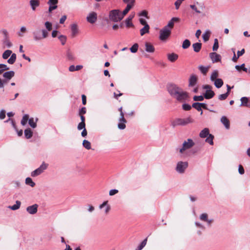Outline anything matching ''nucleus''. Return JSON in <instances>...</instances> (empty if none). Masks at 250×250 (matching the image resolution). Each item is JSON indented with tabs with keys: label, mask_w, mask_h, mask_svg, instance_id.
I'll return each instance as SVG.
<instances>
[{
	"label": "nucleus",
	"mask_w": 250,
	"mask_h": 250,
	"mask_svg": "<svg viewBox=\"0 0 250 250\" xmlns=\"http://www.w3.org/2000/svg\"><path fill=\"white\" fill-rule=\"evenodd\" d=\"M167 90L170 96L178 102H185L189 98L188 93L177 85L170 83L167 86Z\"/></svg>",
	"instance_id": "obj_1"
},
{
	"label": "nucleus",
	"mask_w": 250,
	"mask_h": 250,
	"mask_svg": "<svg viewBox=\"0 0 250 250\" xmlns=\"http://www.w3.org/2000/svg\"><path fill=\"white\" fill-rule=\"evenodd\" d=\"M33 39L35 42H38L43 39L46 38L48 36V32L44 29L41 30H36L32 32Z\"/></svg>",
	"instance_id": "obj_2"
},
{
	"label": "nucleus",
	"mask_w": 250,
	"mask_h": 250,
	"mask_svg": "<svg viewBox=\"0 0 250 250\" xmlns=\"http://www.w3.org/2000/svg\"><path fill=\"white\" fill-rule=\"evenodd\" d=\"M109 18L111 21L115 22L120 21L123 20V16L120 10L114 9L109 12Z\"/></svg>",
	"instance_id": "obj_3"
},
{
	"label": "nucleus",
	"mask_w": 250,
	"mask_h": 250,
	"mask_svg": "<svg viewBox=\"0 0 250 250\" xmlns=\"http://www.w3.org/2000/svg\"><path fill=\"white\" fill-rule=\"evenodd\" d=\"M194 145L195 143L191 139H188L183 142L182 147L177 148L176 150L181 154H183L186 150L191 148Z\"/></svg>",
	"instance_id": "obj_4"
},
{
	"label": "nucleus",
	"mask_w": 250,
	"mask_h": 250,
	"mask_svg": "<svg viewBox=\"0 0 250 250\" xmlns=\"http://www.w3.org/2000/svg\"><path fill=\"white\" fill-rule=\"evenodd\" d=\"M193 122V120L190 117L186 119L177 118L171 123V126L175 127L178 125H185L189 123Z\"/></svg>",
	"instance_id": "obj_5"
},
{
	"label": "nucleus",
	"mask_w": 250,
	"mask_h": 250,
	"mask_svg": "<svg viewBox=\"0 0 250 250\" xmlns=\"http://www.w3.org/2000/svg\"><path fill=\"white\" fill-rule=\"evenodd\" d=\"M188 164L187 162L179 161L177 163L175 170L178 173L183 174L188 168Z\"/></svg>",
	"instance_id": "obj_6"
},
{
	"label": "nucleus",
	"mask_w": 250,
	"mask_h": 250,
	"mask_svg": "<svg viewBox=\"0 0 250 250\" xmlns=\"http://www.w3.org/2000/svg\"><path fill=\"white\" fill-rule=\"evenodd\" d=\"M48 165L43 162L39 167L33 171L31 173L32 177L37 176L42 174L45 169H47Z\"/></svg>",
	"instance_id": "obj_7"
},
{
	"label": "nucleus",
	"mask_w": 250,
	"mask_h": 250,
	"mask_svg": "<svg viewBox=\"0 0 250 250\" xmlns=\"http://www.w3.org/2000/svg\"><path fill=\"white\" fill-rule=\"evenodd\" d=\"M170 34V29L164 27L160 31L159 39L163 41H166L169 37Z\"/></svg>",
	"instance_id": "obj_8"
},
{
	"label": "nucleus",
	"mask_w": 250,
	"mask_h": 250,
	"mask_svg": "<svg viewBox=\"0 0 250 250\" xmlns=\"http://www.w3.org/2000/svg\"><path fill=\"white\" fill-rule=\"evenodd\" d=\"M119 123L118 124V128L121 130L125 129L126 127L125 123H126L127 121L124 117V113H122L121 115H120V117L119 119Z\"/></svg>",
	"instance_id": "obj_9"
},
{
	"label": "nucleus",
	"mask_w": 250,
	"mask_h": 250,
	"mask_svg": "<svg viewBox=\"0 0 250 250\" xmlns=\"http://www.w3.org/2000/svg\"><path fill=\"white\" fill-rule=\"evenodd\" d=\"M97 20V14L95 12L90 13L86 17L87 21L91 23H94Z\"/></svg>",
	"instance_id": "obj_10"
},
{
	"label": "nucleus",
	"mask_w": 250,
	"mask_h": 250,
	"mask_svg": "<svg viewBox=\"0 0 250 250\" xmlns=\"http://www.w3.org/2000/svg\"><path fill=\"white\" fill-rule=\"evenodd\" d=\"M209 57L213 63L220 62L221 60V55L217 54L215 52H212L209 53Z\"/></svg>",
	"instance_id": "obj_11"
},
{
	"label": "nucleus",
	"mask_w": 250,
	"mask_h": 250,
	"mask_svg": "<svg viewBox=\"0 0 250 250\" xmlns=\"http://www.w3.org/2000/svg\"><path fill=\"white\" fill-rule=\"evenodd\" d=\"M38 205L34 204L32 206H28L26 208V211L30 214H35L37 212Z\"/></svg>",
	"instance_id": "obj_12"
},
{
	"label": "nucleus",
	"mask_w": 250,
	"mask_h": 250,
	"mask_svg": "<svg viewBox=\"0 0 250 250\" xmlns=\"http://www.w3.org/2000/svg\"><path fill=\"white\" fill-rule=\"evenodd\" d=\"M180 21V19L177 17H173L168 21L167 24L164 27L167 29H170V30L173 28L175 22H178Z\"/></svg>",
	"instance_id": "obj_13"
},
{
	"label": "nucleus",
	"mask_w": 250,
	"mask_h": 250,
	"mask_svg": "<svg viewBox=\"0 0 250 250\" xmlns=\"http://www.w3.org/2000/svg\"><path fill=\"white\" fill-rule=\"evenodd\" d=\"M197 82V78L195 75H191L189 79V87H193L195 86Z\"/></svg>",
	"instance_id": "obj_14"
},
{
	"label": "nucleus",
	"mask_w": 250,
	"mask_h": 250,
	"mask_svg": "<svg viewBox=\"0 0 250 250\" xmlns=\"http://www.w3.org/2000/svg\"><path fill=\"white\" fill-rule=\"evenodd\" d=\"M221 122L224 125L226 128L229 129L230 127V122L229 120L225 116L221 117Z\"/></svg>",
	"instance_id": "obj_15"
},
{
	"label": "nucleus",
	"mask_w": 250,
	"mask_h": 250,
	"mask_svg": "<svg viewBox=\"0 0 250 250\" xmlns=\"http://www.w3.org/2000/svg\"><path fill=\"white\" fill-rule=\"evenodd\" d=\"M15 75L14 71L11 70L5 72L3 73V77L7 80H10Z\"/></svg>",
	"instance_id": "obj_16"
},
{
	"label": "nucleus",
	"mask_w": 250,
	"mask_h": 250,
	"mask_svg": "<svg viewBox=\"0 0 250 250\" xmlns=\"http://www.w3.org/2000/svg\"><path fill=\"white\" fill-rule=\"evenodd\" d=\"M240 100L241 101L240 106L250 107V102L248 97H243L241 98Z\"/></svg>",
	"instance_id": "obj_17"
},
{
	"label": "nucleus",
	"mask_w": 250,
	"mask_h": 250,
	"mask_svg": "<svg viewBox=\"0 0 250 250\" xmlns=\"http://www.w3.org/2000/svg\"><path fill=\"white\" fill-rule=\"evenodd\" d=\"M167 57L168 60L171 62H175L178 58V55L174 53L167 54Z\"/></svg>",
	"instance_id": "obj_18"
},
{
	"label": "nucleus",
	"mask_w": 250,
	"mask_h": 250,
	"mask_svg": "<svg viewBox=\"0 0 250 250\" xmlns=\"http://www.w3.org/2000/svg\"><path fill=\"white\" fill-rule=\"evenodd\" d=\"M204 95L205 99H210L214 96L215 93L211 89H208V90L206 91V92L204 94Z\"/></svg>",
	"instance_id": "obj_19"
},
{
	"label": "nucleus",
	"mask_w": 250,
	"mask_h": 250,
	"mask_svg": "<svg viewBox=\"0 0 250 250\" xmlns=\"http://www.w3.org/2000/svg\"><path fill=\"white\" fill-rule=\"evenodd\" d=\"M134 15H130L129 17L125 20V24L126 27H133L134 25L131 22L132 19L134 18Z\"/></svg>",
	"instance_id": "obj_20"
},
{
	"label": "nucleus",
	"mask_w": 250,
	"mask_h": 250,
	"mask_svg": "<svg viewBox=\"0 0 250 250\" xmlns=\"http://www.w3.org/2000/svg\"><path fill=\"white\" fill-rule=\"evenodd\" d=\"M29 3L32 10L35 11L36 8L40 5V1L39 0H30Z\"/></svg>",
	"instance_id": "obj_21"
},
{
	"label": "nucleus",
	"mask_w": 250,
	"mask_h": 250,
	"mask_svg": "<svg viewBox=\"0 0 250 250\" xmlns=\"http://www.w3.org/2000/svg\"><path fill=\"white\" fill-rule=\"evenodd\" d=\"M209 129L208 128H205L200 133L199 136L202 138L207 137L209 135Z\"/></svg>",
	"instance_id": "obj_22"
},
{
	"label": "nucleus",
	"mask_w": 250,
	"mask_h": 250,
	"mask_svg": "<svg viewBox=\"0 0 250 250\" xmlns=\"http://www.w3.org/2000/svg\"><path fill=\"white\" fill-rule=\"evenodd\" d=\"M146 46V51L148 53H153L155 51V48L154 46L148 42H146L145 43Z\"/></svg>",
	"instance_id": "obj_23"
},
{
	"label": "nucleus",
	"mask_w": 250,
	"mask_h": 250,
	"mask_svg": "<svg viewBox=\"0 0 250 250\" xmlns=\"http://www.w3.org/2000/svg\"><path fill=\"white\" fill-rule=\"evenodd\" d=\"M134 6L133 4H127L126 7L123 10V11L121 13L122 16H123V18H124L125 16L126 15L129 11L132 8V7Z\"/></svg>",
	"instance_id": "obj_24"
},
{
	"label": "nucleus",
	"mask_w": 250,
	"mask_h": 250,
	"mask_svg": "<svg viewBox=\"0 0 250 250\" xmlns=\"http://www.w3.org/2000/svg\"><path fill=\"white\" fill-rule=\"evenodd\" d=\"M192 47L194 52L198 53L199 52L202 47V43L200 42H196L192 44Z\"/></svg>",
	"instance_id": "obj_25"
},
{
	"label": "nucleus",
	"mask_w": 250,
	"mask_h": 250,
	"mask_svg": "<svg viewBox=\"0 0 250 250\" xmlns=\"http://www.w3.org/2000/svg\"><path fill=\"white\" fill-rule=\"evenodd\" d=\"M213 82L214 85L217 88L221 87L224 83L223 81L220 78H218Z\"/></svg>",
	"instance_id": "obj_26"
},
{
	"label": "nucleus",
	"mask_w": 250,
	"mask_h": 250,
	"mask_svg": "<svg viewBox=\"0 0 250 250\" xmlns=\"http://www.w3.org/2000/svg\"><path fill=\"white\" fill-rule=\"evenodd\" d=\"M21 205V202L20 201L17 200L16 201V204L13 206H10L8 207V208L11 209L12 210H16L18 209Z\"/></svg>",
	"instance_id": "obj_27"
},
{
	"label": "nucleus",
	"mask_w": 250,
	"mask_h": 250,
	"mask_svg": "<svg viewBox=\"0 0 250 250\" xmlns=\"http://www.w3.org/2000/svg\"><path fill=\"white\" fill-rule=\"evenodd\" d=\"M24 134L25 137L28 139L31 138V137L33 135V132L32 131L31 129L29 128H27L24 130Z\"/></svg>",
	"instance_id": "obj_28"
},
{
	"label": "nucleus",
	"mask_w": 250,
	"mask_h": 250,
	"mask_svg": "<svg viewBox=\"0 0 250 250\" xmlns=\"http://www.w3.org/2000/svg\"><path fill=\"white\" fill-rule=\"evenodd\" d=\"M198 69L203 75H206L209 69V66H204L203 65H199Z\"/></svg>",
	"instance_id": "obj_29"
},
{
	"label": "nucleus",
	"mask_w": 250,
	"mask_h": 250,
	"mask_svg": "<svg viewBox=\"0 0 250 250\" xmlns=\"http://www.w3.org/2000/svg\"><path fill=\"white\" fill-rule=\"evenodd\" d=\"M71 30L72 32V36L74 37L77 34L78 32L77 25L76 24H73L71 25Z\"/></svg>",
	"instance_id": "obj_30"
},
{
	"label": "nucleus",
	"mask_w": 250,
	"mask_h": 250,
	"mask_svg": "<svg viewBox=\"0 0 250 250\" xmlns=\"http://www.w3.org/2000/svg\"><path fill=\"white\" fill-rule=\"evenodd\" d=\"M149 25H145L143 28L140 30V34L143 36L144 34L149 32Z\"/></svg>",
	"instance_id": "obj_31"
},
{
	"label": "nucleus",
	"mask_w": 250,
	"mask_h": 250,
	"mask_svg": "<svg viewBox=\"0 0 250 250\" xmlns=\"http://www.w3.org/2000/svg\"><path fill=\"white\" fill-rule=\"evenodd\" d=\"M218 76V71L217 70H214L211 73L210 77V79L212 82H213L217 79Z\"/></svg>",
	"instance_id": "obj_32"
},
{
	"label": "nucleus",
	"mask_w": 250,
	"mask_h": 250,
	"mask_svg": "<svg viewBox=\"0 0 250 250\" xmlns=\"http://www.w3.org/2000/svg\"><path fill=\"white\" fill-rule=\"evenodd\" d=\"M210 32L209 30H206V32L203 34L202 37L204 42L208 41L210 37Z\"/></svg>",
	"instance_id": "obj_33"
},
{
	"label": "nucleus",
	"mask_w": 250,
	"mask_h": 250,
	"mask_svg": "<svg viewBox=\"0 0 250 250\" xmlns=\"http://www.w3.org/2000/svg\"><path fill=\"white\" fill-rule=\"evenodd\" d=\"M16 60V54L15 53L11 54V57L7 60V62L10 64H13Z\"/></svg>",
	"instance_id": "obj_34"
},
{
	"label": "nucleus",
	"mask_w": 250,
	"mask_h": 250,
	"mask_svg": "<svg viewBox=\"0 0 250 250\" xmlns=\"http://www.w3.org/2000/svg\"><path fill=\"white\" fill-rule=\"evenodd\" d=\"M37 121H38V119H36V122H34V118H31L28 120V124L31 127L35 128L37 126L36 122Z\"/></svg>",
	"instance_id": "obj_35"
},
{
	"label": "nucleus",
	"mask_w": 250,
	"mask_h": 250,
	"mask_svg": "<svg viewBox=\"0 0 250 250\" xmlns=\"http://www.w3.org/2000/svg\"><path fill=\"white\" fill-rule=\"evenodd\" d=\"M2 43L3 44L6 45L7 48H10L12 46V43L10 42L9 38H3L2 40Z\"/></svg>",
	"instance_id": "obj_36"
},
{
	"label": "nucleus",
	"mask_w": 250,
	"mask_h": 250,
	"mask_svg": "<svg viewBox=\"0 0 250 250\" xmlns=\"http://www.w3.org/2000/svg\"><path fill=\"white\" fill-rule=\"evenodd\" d=\"M83 146L88 150L91 149V143L88 140H84L83 142Z\"/></svg>",
	"instance_id": "obj_37"
},
{
	"label": "nucleus",
	"mask_w": 250,
	"mask_h": 250,
	"mask_svg": "<svg viewBox=\"0 0 250 250\" xmlns=\"http://www.w3.org/2000/svg\"><path fill=\"white\" fill-rule=\"evenodd\" d=\"M25 184L27 185L30 186L31 187H34L35 186V183L33 181L32 179L30 177H27L26 178Z\"/></svg>",
	"instance_id": "obj_38"
},
{
	"label": "nucleus",
	"mask_w": 250,
	"mask_h": 250,
	"mask_svg": "<svg viewBox=\"0 0 250 250\" xmlns=\"http://www.w3.org/2000/svg\"><path fill=\"white\" fill-rule=\"evenodd\" d=\"M12 52L10 50H5L2 54V58L3 59H7L11 55Z\"/></svg>",
	"instance_id": "obj_39"
},
{
	"label": "nucleus",
	"mask_w": 250,
	"mask_h": 250,
	"mask_svg": "<svg viewBox=\"0 0 250 250\" xmlns=\"http://www.w3.org/2000/svg\"><path fill=\"white\" fill-rule=\"evenodd\" d=\"M190 42L188 39H186L183 42L182 48L183 49H187L190 46Z\"/></svg>",
	"instance_id": "obj_40"
},
{
	"label": "nucleus",
	"mask_w": 250,
	"mask_h": 250,
	"mask_svg": "<svg viewBox=\"0 0 250 250\" xmlns=\"http://www.w3.org/2000/svg\"><path fill=\"white\" fill-rule=\"evenodd\" d=\"M214 138V136L212 134H209L208 137L206 139V142L208 143L210 145H212L213 144V140Z\"/></svg>",
	"instance_id": "obj_41"
},
{
	"label": "nucleus",
	"mask_w": 250,
	"mask_h": 250,
	"mask_svg": "<svg viewBox=\"0 0 250 250\" xmlns=\"http://www.w3.org/2000/svg\"><path fill=\"white\" fill-rule=\"evenodd\" d=\"M66 57L69 61H73L75 59L73 54L69 50L66 52Z\"/></svg>",
	"instance_id": "obj_42"
},
{
	"label": "nucleus",
	"mask_w": 250,
	"mask_h": 250,
	"mask_svg": "<svg viewBox=\"0 0 250 250\" xmlns=\"http://www.w3.org/2000/svg\"><path fill=\"white\" fill-rule=\"evenodd\" d=\"M29 115L28 114H25L24 115H23V116L22 117V118L21 120V124L22 125H25L26 123H27V121H28L29 120Z\"/></svg>",
	"instance_id": "obj_43"
},
{
	"label": "nucleus",
	"mask_w": 250,
	"mask_h": 250,
	"mask_svg": "<svg viewBox=\"0 0 250 250\" xmlns=\"http://www.w3.org/2000/svg\"><path fill=\"white\" fill-rule=\"evenodd\" d=\"M9 69V68L6 64L0 63V75L2 74L3 71Z\"/></svg>",
	"instance_id": "obj_44"
},
{
	"label": "nucleus",
	"mask_w": 250,
	"mask_h": 250,
	"mask_svg": "<svg viewBox=\"0 0 250 250\" xmlns=\"http://www.w3.org/2000/svg\"><path fill=\"white\" fill-rule=\"evenodd\" d=\"M138 47H139V45H138V43H134L130 48V50L131 52H132L133 53H135L137 52V51L138 49Z\"/></svg>",
	"instance_id": "obj_45"
},
{
	"label": "nucleus",
	"mask_w": 250,
	"mask_h": 250,
	"mask_svg": "<svg viewBox=\"0 0 250 250\" xmlns=\"http://www.w3.org/2000/svg\"><path fill=\"white\" fill-rule=\"evenodd\" d=\"M9 80H7L5 78H4L3 80H1L0 78V88H3L4 85L7 84L9 82Z\"/></svg>",
	"instance_id": "obj_46"
},
{
	"label": "nucleus",
	"mask_w": 250,
	"mask_h": 250,
	"mask_svg": "<svg viewBox=\"0 0 250 250\" xmlns=\"http://www.w3.org/2000/svg\"><path fill=\"white\" fill-rule=\"evenodd\" d=\"M44 25L46 28V30L48 31H50L52 30V24L51 22H49V21H46L45 23H44Z\"/></svg>",
	"instance_id": "obj_47"
},
{
	"label": "nucleus",
	"mask_w": 250,
	"mask_h": 250,
	"mask_svg": "<svg viewBox=\"0 0 250 250\" xmlns=\"http://www.w3.org/2000/svg\"><path fill=\"white\" fill-rule=\"evenodd\" d=\"M138 15V16L139 17H145L146 19H148L149 18V17L148 16V12L146 10L142 11L141 12L139 13Z\"/></svg>",
	"instance_id": "obj_48"
},
{
	"label": "nucleus",
	"mask_w": 250,
	"mask_h": 250,
	"mask_svg": "<svg viewBox=\"0 0 250 250\" xmlns=\"http://www.w3.org/2000/svg\"><path fill=\"white\" fill-rule=\"evenodd\" d=\"M147 242V238L145 239L141 243V244L138 246L137 248H138L139 250H142L146 245Z\"/></svg>",
	"instance_id": "obj_49"
},
{
	"label": "nucleus",
	"mask_w": 250,
	"mask_h": 250,
	"mask_svg": "<svg viewBox=\"0 0 250 250\" xmlns=\"http://www.w3.org/2000/svg\"><path fill=\"white\" fill-rule=\"evenodd\" d=\"M59 40L61 42L62 45H64L66 41V37L65 36L61 35L58 37Z\"/></svg>",
	"instance_id": "obj_50"
},
{
	"label": "nucleus",
	"mask_w": 250,
	"mask_h": 250,
	"mask_svg": "<svg viewBox=\"0 0 250 250\" xmlns=\"http://www.w3.org/2000/svg\"><path fill=\"white\" fill-rule=\"evenodd\" d=\"M219 47V43L217 39H215L214 41V44L212 47V50L213 51H216L217 50Z\"/></svg>",
	"instance_id": "obj_51"
},
{
	"label": "nucleus",
	"mask_w": 250,
	"mask_h": 250,
	"mask_svg": "<svg viewBox=\"0 0 250 250\" xmlns=\"http://www.w3.org/2000/svg\"><path fill=\"white\" fill-rule=\"evenodd\" d=\"M204 98H205L204 95L203 96H202V95L194 96L193 97V100L194 101H200V102H201V101H203L204 100Z\"/></svg>",
	"instance_id": "obj_52"
},
{
	"label": "nucleus",
	"mask_w": 250,
	"mask_h": 250,
	"mask_svg": "<svg viewBox=\"0 0 250 250\" xmlns=\"http://www.w3.org/2000/svg\"><path fill=\"white\" fill-rule=\"evenodd\" d=\"M192 107L196 109L198 111H202V109L199 104V103H194L191 105Z\"/></svg>",
	"instance_id": "obj_53"
},
{
	"label": "nucleus",
	"mask_w": 250,
	"mask_h": 250,
	"mask_svg": "<svg viewBox=\"0 0 250 250\" xmlns=\"http://www.w3.org/2000/svg\"><path fill=\"white\" fill-rule=\"evenodd\" d=\"M191 107L192 106L188 104L184 103L182 104V108L185 111L190 110Z\"/></svg>",
	"instance_id": "obj_54"
},
{
	"label": "nucleus",
	"mask_w": 250,
	"mask_h": 250,
	"mask_svg": "<svg viewBox=\"0 0 250 250\" xmlns=\"http://www.w3.org/2000/svg\"><path fill=\"white\" fill-rule=\"evenodd\" d=\"M228 96H229L228 94L226 93H225L224 94H221L218 96V99L220 101L225 100L227 98Z\"/></svg>",
	"instance_id": "obj_55"
},
{
	"label": "nucleus",
	"mask_w": 250,
	"mask_h": 250,
	"mask_svg": "<svg viewBox=\"0 0 250 250\" xmlns=\"http://www.w3.org/2000/svg\"><path fill=\"white\" fill-rule=\"evenodd\" d=\"M208 216L207 213H202L200 216V219L203 221L205 222L206 221H207V219H208Z\"/></svg>",
	"instance_id": "obj_56"
},
{
	"label": "nucleus",
	"mask_w": 250,
	"mask_h": 250,
	"mask_svg": "<svg viewBox=\"0 0 250 250\" xmlns=\"http://www.w3.org/2000/svg\"><path fill=\"white\" fill-rule=\"evenodd\" d=\"M77 128L79 130H81L85 128V123L80 122L78 125Z\"/></svg>",
	"instance_id": "obj_57"
},
{
	"label": "nucleus",
	"mask_w": 250,
	"mask_h": 250,
	"mask_svg": "<svg viewBox=\"0 0 250 250\" xmlns=\"http://www.w3.org/2000/svg\"><path fill=\"white\" fill-rule=\"evenodd\" d=\"M238 172L241 175L244 174L245 170L243 166L241 165H239L238 166Z\"/></svg>",
	"instance_id": "obj_58"
},
{
	"label": "nucleus",
	"mask_w": 250,
	"mask_h": 250,
	"mask_svg": "<svg viewBox=\"0 0 250 250\" xmlns=\"http://www.w3.org/2000/svg\"><path fill=\"white\" fill-rule=\"evenodd\" d=\"M58 7L57 5H49V7L48 8V12L51 13L52 11Z\"/></svg>",
	"instance_id": "obj_59"
},
{
	"label": "nucleus",
	"mask_w": 250,
	"mask_h": 250,
	"mask_svg": "<svg viewBox=\"0 0 250 250\" xmlns=\"http://www.w3.org/2000/svg\"><path fill=\"white\" fill-rule=\"evenodd\" d=\"M86 109L85 107H83L81 108L79 111V115H83L86 113Z\"/></svg>",
	"instance_id": "obj_60"
},
{
	"label": "nucleus",
	"mask_w": 250,
	"mask_h": 250,
	"mask_svg": "<svg viewBox=\"0 0 250 250\" xmlns=\"http://www.w3.org/2000/svg\"><path fill=\"white\" fill-rule=\"evenodd\" d=\"M58 3V0H49L47 4L49 5H57Z\"/></svg>",
	"instance_id": "obj_61"
},
{
	"label": "nucleus",
	"mask_w": 250,
	"mask_h": 250,
	"mask_svg": "<svg viewBox=\"0 0 250 250\" xmlns=\"http://www.w3.org/2000/svg\"><path fill=\"white\" fill-rule=\"evenodd\" d=\"M118 192V190L116 189H111L109 192V194L110 196H113Z\"/></svg>",
	"instance_id": "obj_62"
},
{
	"label": "nucleus",
	"mask_w": 250,
	"mask_h": 250,
	"mask_svg": "<svg viewBox=\"0 0 250 250\" xmlns=\"http://www.w3.org/2000/svg\"><path fill=\"white\" fill-rule=\"evenodd\" d=\"M5 117V111L4 110L2 109L0 111V119H4Z\"/></svg>",
	"instance_id": "obj_63"
},
{
	"label": "nucleus",
	"mask_w": 250,
	"mask_h": 250,
	"mask_svg": "<svg viewBox=\"0 0 250 250\" xmlns=\"http://www.w3.org/2000/svg\"><path fill=\"white\" fill-rule=\"evenodd\" d=\"M182 3V2H181L180 0H177L175 2V8L176 9H178L179 8V7L180 6V5L181 4V3Z\"/></svg>",
	"instance_id": "obj_64"
}]
</instances>
